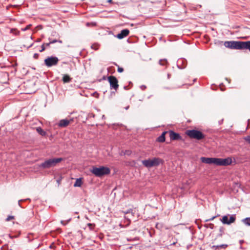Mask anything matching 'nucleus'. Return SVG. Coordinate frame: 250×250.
Segmentation results:
<instances>
[{"label":"nucleus","instance_id":"obj_18","mask_svg":"<svg viewBox=\"0 0 250 250\" xmlns=\"http://www.w3.org/2000/svg\"><path fill=\"white\" fill-rule=\"evenodd\" d=\"M159 64L167 67L168 63L166 59H161L159 61Z\"/></svg>","mask_w":250,"mask_h":250},{"label":"nucleus","instance_id":"obj_27","mask_svg":"<svg viewBox=\"0 0 250 250\" xmlns=\"http://www.w3.org/2000/svg\"><path fill=\"white\" fill-rule=\"evenodd\" d=\"M88 226L89 227L90 229L92 230L94 229V227H95V225L91 223H89L87 224Z\"/></svg>","mask_w":250,"mask_h":250},{"label":"nucleus","instance_id":"obj_32","mask_svg":"<svg viewBox=\"0 0 250 250\" xmlns=\"http://www.w3.org/2000/svg\"><path fill=\"white\" fill-rule=\"evenodd\" d=\"M124 71V69L123 68H122V67H118V72H119V73H122Z\"/></svg>","mask_w":250,"mask_h":250},{"label":"nucleus","instance_id":"obj_40","mask_svg":"<svg viewBox=\"0 0 250 250\" xmlns=\"http://www.w3.org/2000/svg\"><path fill=\"white\" fill-rule=\"evenodd\" d=\"M61 223L62 224H63V225H66V223H64V222L63 221H61Z\"/></svg>","mask_w":250,"mask_h":250},{"label":"nucleus","instance_id":"obj_24","mask_svg":"<svg viewBox=\"0 0 250 250\" xmlns=\"http://www.w3.org/2000/svg\"><path fill=\"white\" fill-rule=\"evenodd\" d=\"M57 42H58V40H53L52 41H50L49 42L46 43V46H49L50 44H53V43H56Z\"/></svg>","mask_w":250,"mask_h":250},{"label":"nucleus","instance_id":"obj_19","mask_svg":"<svg viewBox=\"0 0 250 250\" xmlns=\"http://www.w3.org/2000/svg\"><path fill=\"white\" fill-rule=\"evenodd\" d=\"M10 33L16 36H18L20 34V32L15 28L11 29L10 30Z\"/></svg>","mask_w":250,"mask_h":250},{"label":"nucleus","instance_id":"obj_36","mask_svg":"<svg viewBox=\"0 0 250 250\" xmlns=\"http://www.w3.org/2000/svg\"><path fill=\"white\" fill-rule=\"evenodd\" d=\"M38 56H39V54L37 53H35L34 54V58L35 59H37L38 58Z\"/></svg>","mask_w":250,"mask_h":250},{"label":"nucleus","instance_id":"obj_33","mask_svg":"<svg viewBox=\"0 0 250 250\" xmlns=\"http://www.w3.org/2000/svg\"><path fill=\"white\" fill-rule=\"evenodd\" d=\"M215 218V216H213L209 219H207L206 220V222H208V221H212L213 220L214 218Z\"/></svg>","mask_w":250,"mask_h":250},{"label":"nucleus","instance_id":"obj_44","mask_svg":"<svg viewBox=\"0 0 250 250\" xmlns=\"http://www.w3.org/2000/svg\"><path fill=\"white\" fill-rule=\"evenodd\" d=\"M182 61H183L182 60H178V63H179L180 62H182Z\"/></svg>","mask_w":250,"mask_h":250},{"label":"nucleus","instance_id":"obj_37","mask_svg":"<svg viewBox=\"0 0 250 250\" xmlns=\"http://www.w3.org/2000/svg\"><path fill=\"white\" fill-rule=\"evenodd\" d=\"M227 246H228L227 245H222L219 246V247H221V248H225Z\"/></svg>","mask_w":250,"mask_h":250},{"label":"nucleus","instance_id":"obj_23","mask_svg":"<svg viewBox=\"0 0 250 250\" xmlns=\"http://www.w3.org/2000/svg\"><path fill=\"white\" fill-rule=\"evenodd\" d=\"M46 43H43L42 46H41V49L40 50V52H42L43 51H44L46 48V47H47L46 46Z\"/></svg>","mask_w":250,"mask_h":250},{"label":"nucleus","instance_id":"obj_45","mask_svg":"<svg viewBox=\"0 0 250 250\" xmlns=\"http://www.w3.org/2000/svg\"><path fill=\"white\" fill-rule=\"evenodd\" d=\"M111 1H112V0H108V2H111Z\"/></svg>","mask_w":250,"mask_h":250},{"label":"nucleus","instance_id":"obj_28","mask_svg":"<svg viewBox=\"0 0 250 250\" xmlns=\"http://www.w3.org/2000/svg\"><path fill=\"white\" fill-rule=\"evenodd\" d=\"M13 219H14V216H10V215H9L6 219V221H9Z\"/></svg>","mask_w":250,"mask_h":250},{"label":"nucleus","instance_id":"obj_3","mask_svg":"<svg viewBox=\"0 0 250 250\" xmlns=\"http://www.w3.org/2000/svg\"><path fill=\"white\" fill-rule=\"evenodd\" d=\"M246 42L226 41L224 45L226 47L235 49H245Z\"/></svg>","mask_w":250,"mask_h":250},{"label":"nucleus","instance_id":"obj_5","mask_svg":"<svg viewBox=\"0 0 250 250\" xmlns=\"http://www.w3.org/2000/svg\"><path fill=\"white\" fill-rule=\"evenodd\" d=\"M186 134L190 138L195 139L197 140H202L204 139L205 137V135L203 134L202 132L195 129L187 130Z\"/></svg>","mask_w":250,"mask_h":250},{"label":"nucleus","instance_id":"obj_14","mask_svg":"<svg viewBox=\"0 0 250 250\" xmlns=\"http://www.w3.org/2000/svg\"><path fill=\"white\" fill-rule=\"evenodd\" d=\"M167 131H164L162 133L161 135H160L159 137H158L157 139V141L158 142L160 143H163L165 141L166 138H165V135L167 133Z\"/></svg>","mask_w":250,"mask_h":250},{"label":"nucleus","instance_id":"obj_39","mask_svg":"<svg viewBox=\"0 0 250 250\" xmlns=\"http://www.w3.org/2000/svg\"><path fill=\"white\" fill-rule=\"evenodd\" d=\"M22 201V200H19V202H18V205H19V206L20 207H21V204H20V202H21V201Z\"/></svg>","mask_w":250,"mask_h":250},{"label":"nucleus","instance_id":"obj_26","mask_svg":"<svg viewBox=\"0 0 250 250\" xmlns=\"http://www.w3.org/2000/svg\"><path fill=\"white\" fill-rule=\"evenodd\" d=\"M87 26L91 25L93 26H95L96 25V23L95 22H87L86 23Z\"/></svg>","mask_w":250,"mask_h":250},{"label":"nucleus","instance_id":"obj_41","mask_svg":"<svg viewBox=\"0 0 250 250\" xmlns=\"http://www.w3.org/2000/svg\"><path fill=\"white\" fill-rule=\"evenodd\" d=\"M41 41V39H38L37 40V42H40Z\"/></svg>","mask_w":250,"mask_h":250},{"label":"nucleus","instance_id":"obj_30","mask_svg":"<svg viewBox=\"0 0 250 250\" xmlns=\"http://www.w3.org/2000/svg\"><path fill=\"white\" fill-rule=\"evenodd\" d=\"M205 226L207 227V228H209L211 229H212L213 228V227H214V225L212 224H207L205 225Z\"/></svg>","mask_w":250,"mask_h":250},{"label":"nucleus","instance_id":"obj_10","mask_svg":"<svg viewBox=\"0 0 250 250\" xmlns=\"http://www.w3.org/2000/svg\"><path fill=\"white\" fill-rule=\"evenodd\" d=\"M201 161L202 163L208 164H214L215 165L216 158L201 157Z\"/></svg>","mask_w":250,"mask_h":250},{"label":"nucleus","instance_id":"obj_22","mask_svg":"<svg viewBox=\"0 0 250 250\" xmlns=\"http://www.w3.org/2000/svg\"><path fill=\"white\" fill-rule=\"evenodd\" d=\"M245 49H249L250 51V41L246 42Z\"/></svg>","mask_w":250,"mask_h":250},{"label":"nucleus","instance_id":"obj_9","mask_svg":"<svg viewBox=\"0 0 250 250\" xmlns=\"http://www.w3.org/2000/svg\"><path fill=\"white\" fill-rule=\"evenodd\" d=\"M222 222L224 224L229 225L231 223H233L235 220V217L233 215L230 216L229 219L228 216L227 215L224 216L221 219Z\"/></svg>","mask_w":250,"mask_h":250},{"label":"nucleus","instance_id":"obj_31","mask_svg":"<svg viewBox=\"0 0 250 250\" xmlns=\"http://www.w3.org/2000/svg\"><path fill=\"white\" fill-rule=\"evenodd\" d=\"M125 214H130L131 213L132 215H133V213L132 209H129L124 212Z\"/></svg>","mask_w":250,"mask_h":250},{"label":"nucleus","instance_id":"obj_13","mask_svg":"<svg viewBox=\"0 0 250 250\" xmlns=\"http://www.w3.org/2000/svg\"><path fill=\"white\" fill-rule=\"evenodd\" d=\"M70 122V120L67 119L61 120L58 123V125L60 127H65L69 125Z\"/></svg>","mask_w":250,"mask_h":250},{"label":"nucleus","instance_id":"obj_25","mask_svg":"<svg viewBox=\"0 0 250 250\" xmlns=\"http://www.w3.org/2000/svg\"><path fill=\"white\" fill-rule=\"evenodd\" d=\"M31 24H29V25H27L25 28H21V30L22 31H25L29 29L30 27H31Z\"/></svg>","mask_w":250,"mask_h":250},{"label":"nucleus","instance_id":"obj_12","mask_svg":"<svg viewBox=\"0 0 250 250\" xmlns=\"http://www.w3.org/2000/svg\"><path fill=\"white\" fill-rule=\"evenodd\" d=\"M129 33V30L127 29H125L122 30L121 32L117 35V37L119 39H122L128 36Z\"/></svg>","mask_w":250,"mask_h":250},{"label":"nucleus","instance_id":"obj_42","mask_svg":"<svg viewBox=\"0 0 250 250\" xmlns=\"http://www.w3.org/2000/svg\"><path fill=\"white\" fill-rule=\"evenodd\" d=\"M170 75L169 74H167V78L168 79H169L170 78Z\"/></svg>","mask_w":250,"mask_h":250},{"label":"nucleus","instance_id":"obj_4","mask_svg":"<svg viewBox=\"0 0 250 250\" xmlns=\"http://www.w3.org/2000/svg\"><path fill=\"white\" fill-rule=\"evenodd\" d=\"M62 160V159L61 158L49 159L42 163L40 165V167L43 168H49L51 167L55 166L57 164L61 162Z\"/></svg>","mask_w":250,"mask_h":250},{"label":"nucleus","instance_id":"obj_46","mask_svg":"<svg viewBox=\"0 0 250 250\" xmlns=\"http://www.w3.org/2000/svg\"><path fill=\"white\" fill-rule=\"evenodd\" d=\"M128 108H129V106H128L126 107H125V109L127 110Z\"/></svg>","mask_w":250,"mask_h":250},{"label":"nucleus","instance_id":"obj_34","mask_svg":"<svg viewBox=\"0 0 250 250\" xmlns=\"http://www.w3.org/2000/svg\"><path fill=\"white\" fill-rule=\"evenodd\" d=\"M140 88H141V89L144 90L145 89H146V85H141L140 86Z\"/></svg>","mask_w":250,"mask_h":250},{"label":"nucleus","instance_id":"obj_38","mask_svg":"<svg viewBox=\"0 0 250 250\" xmlns=\"http://www.w3.org/2000/svg\"><path fill=\"white\" fill-rule=\"evenodd\" d=\"M125 219L127 220V221L128 224H129V223H130V222L129 219H128V218H127V217H125Z\"/></svg>","mask_w":250,"mask_h":250},{"label":"nucleus","instance_id":"obj_43","mask_svg":"<svg viewBox=\"0 0 250 250\" xmlns=\"http://www.w3.org/2000/svg\"><path fill=\"white\" fill-rule=\"evenodd\" d=\"M58 42H60V43H62V41L61 40H58Z\"/></svg>","mask_w":250,"mask_h":250},{"label":"nucleus","instance_id":"obj_15","mask_svg":"<svg viewBox=\"0 0 250 250\" xmlns=\"http://www.w3.org/2000/svg\"><path fill=\"white\" fill-rule=\"evenodd\" d=\"M71 78L68 75L65 74L63 76L62 81L64 83H69L71 81Z\"/></svg>","mask_w":250,"mask_h":250},{"label":"nucleus","instance_id":"obj_11","mask_svg":"<svg viewBox=\"0 0 250 250\" xmlns=\"http://www.w3.org/2000/svg\"><path fill=\"white\" fill-rule=\"evenodd\" d=\"M169 137L171 140H180L182 139L181 136L179 133H175L173 131H169Z\"/></svg>","mask_w":250,"mask_h":250},{"label":"nucleus","instance_id":"obj_6","mask_svg":"<svg viewBox=\"0 0 250 250\" xmlns=\"http://www.w3.org/2000/svg\"><path fill=\"white\" fill-rule=\"evenodd\" d=\"M59 59L57 57H48L44 60V64L48 67L56 65L59 62Z\"/></svg>","mask_w":250,"mask_h":250},{"label":"nucleus","instance_id":"obj_16","mask_svg":"<svg viewBox=\"0 0 250 250\" xmlns=\"http://www.w3.org/2000/svg\"><path fill=\"white\" fill-rule=\"evenodd\" d=\"M36 131L38 133H39L42 136H44L46 135V132L44 131L41 127H37L36 128Z\"/></svg>","mask_w":250,"mask_h":250},{"label":"nucleus","instance_id":"obj_7","mask_svg":"<svg viewBox=\"0 0 250 250\" xmlns=\"http://www.w3.org/2000/svg\"><path fill=\"white\" fill-rule=\"evenodd\" d=\"M232 163L231 158L228 157L225 159L216 158L215 165L226 166L230 165Z\"/></svg>","mask_w":250,"mask_h":250},{"label":"nucleus","instance_id":"obj_21","mask_svg":"<svg viewBox=\"0 0 250 250\" xmlns=\"http://www.w3.org/2000/svg\"><path fill=\"white\" fill-rule=\"evenodd\" d=\"M91 48L95 50H97L99 48V44L98 43H94L91 45Z\"/></svg>","mask_w":250,"mask_h":250},{"label":"nucleus","instance_id":"obj_17","mask_svg":"<svg viewBox=\"0 0 250 250\" xmlns=\"http://www.w3.org/2000/svg\"><path fill=\"white\" fill-rule=\"evenodd\" d=\"M82 181L81 178L77 179L74 184V186L75 187H80L82 186Z\"/></svg>","mask_w":250,"mask_h":250},{"label":"nucleus","instance_id":"obj_8","mask_svg":"<svg viewBox=\"0 0 250 250\" xmlns=\"http://www.w3.org/2000/svg\"><path fill=\"white\" fill-rule=\"evenodd\" d=\"M107 80L109 83L110 88L116 90L119 87L117 79L113 76H110L107 77Z\"/></svg>","mask_w":250,"mask_h":250},{"label":"nucleus","instance_id":"obj_1","mask_svg":"<svg viewBox=\"0 0 250 250\" xmlns=\"http://www.w3.org/2000/svg\"><path fill=\"white\" fill-rule=\"evenodd\" d=\"M90 172L97 177H101L102 176L109 174L110 173V169L109 167L104 166H101L99 167H94Z\"/></svg>","mask_w":250,"mask_h":250},{"label":"nucleus","instance_id":"obj_35","mask_svg":"<svg viewBox=\"0 0 250 250\" xmlns=\"http://www.w3.org/2000/svg\"><path fill=\"white\" fill-rule=\"evenodd\" d=\"M131 153V151H129V150H126L125 151V154H126V155H129Z\"/></svg>","mask_w":250,"mask_h":250},{"label":"nucleus","instance_id":"obj_20","mask_svg":"<svg viewBox=\"0 0 250 250\" xmlns=\"http://www.w3.org/2000/svg\"><path fill=\"white\" fill-rule=\"evenodd\" d=\"M242 221L246 225L250 226V217L246 218Z\"/></svg>","mask_w":250,"mask_h":250},{"label":"nucleus","instance_id":"obj_2","mask_svg":"<svg viewBox=\"0 0 250 250\" xmlns=\"http://www.w3.org/2000/svg\"><path fill=\"white\" fill-rule=\"evenodd\" d=\"M142 163L145 167L150 168L162 164L164 163V161L160 158L154 157L152 159L143 160Z\"/></svg>","mask_w":250,"mask_h":250},{"label":"nucleus","instance_id":"obj_29","mask_svg":"<svg viewBox=\"0 0 250 250\" xmlns=\"http://www.w3.org/2000/svg\"><path fill=\"white\" fill-rule=\"evenodd\" d=\"M244 139L248 143L250 144V136H247L244 138Z\"/></svg>","mask_w":250,"mask_h":250}]
</instances>
